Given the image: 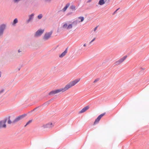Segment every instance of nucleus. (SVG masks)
<instances>
[{
	"mask_svg": "<svg viewBox=\"0 0 149 149\" xmlns=\"http://www.w3.org/2000/svg\"><path fill=\"white\" fill-rule=\"evenodd\" d=\"M127 57V56H123V57L122 58H123V59H124V60H125L126 58Z\"/></svg>",
	"mask_w": 149,
	"mask_h": 149,
	"instance_id": "f704fd0d",
	"label": "nucleus"
},
{
	"mask_svg": "<svg viewBox=\"0 0 149 149\" xmlns=\"http://www.w3.org/2000/svg\"><path fill=\"white\" fill-rule=\"evenodd\" d=\"M97 118H98L99 120H100L101 119V118H100L98 116Z\"/></svg>",
	"mask_w": 149,
	"mask_h": 149,
	"instance_id": "09e8293b",
	"label": "nucleus"
},
{
	"mask_svg": "<svg viewBox=\"0 0 149 149\" xmlns=\"http://www.w3.org/2000/svg\"><path fill=\"white\" fill-rule=\"evenodd\" d=\"M28 125H27V124L26 123V124L24 125V127H26Z\"/></svg>",
	"mask_w": 149,
	"mask_h": 149,
	"instance_id": "de8ad7c7",
	"label": "nucleus"
},
{
	"mask_svg": "<svg viewBox=\"0 0 149 149\" xmlns=\"http://www.w3.org/2000/svg\"><path fill=\"white\" fill-rule=\"evenodd\" d=\"M70 5V3H67L65 6L64 7V8L62 10L63 11L65 12L67 9V8L69 7Z\"/></svg>",
	"mask_w": 149,
	"mask_h": 149,
	"instance_id": "4468645a",
	"label": "nucleus"
},
{
	"mask_svg": "<svg viewBox=\"0 0 149 149\" xmlns=\"http://www.w3.org/2000/svg\"><path fill=\"white\" fill-rule=\"evenodd\" d=\"M20 68H21V67H19V68H18V71H19L20 70Z\"/></svg>",
	"mask_w": 149,
	"mask_h": 149,
	"instance_id": "ea45409f",
	"label": "nucleus"
},
{
	"mask_svg": "<svg viewBox=\"0 0 149 149\" xmlns=\"http://www.w3.org/2000/svg\"><path fill=\"white\" fill-rule=\"evenodd\" d=\"M95 39V38H94L90 42V44H91L92 42L94 41Z\"/></svg>",
	"mask_w": 149,
	"mask_h": 149,
	"instance_id": "c756f323",
	"label": "nucleus"
},
{
	"mask_svg": "<svg viewBox=\"0 0 149 149\" xmlns=\"http://www.w3.org/2000/svg\"><path fill=\"white\" fill-rule=\"evenodd\" d=\"M1 72L0 71V77H1Z\"/></svg>",
	"mask_w": 149,
	"mask_h": 149,
	"instance_id": "49530a36",
	"label": "nucleus"
},
{
	"mask_svg": "<svg viewBox=\"0 0 149 149\" xmlns=\"http://www.w3.org/2000/svg\"><path fill=\"white\" fill-rule=\"evenodd\" d=\"M121 63V61H120V60L119 59L116 62V63H115L116 65H119V64H120Z\"/></svg>",
	"mask_w": 149,
	"mask_h": 149,
	"instance_id": "4be33fe9",
	"label": "nucleus"
},
{
	"mask_svg": "<svg viewBox=\"0 0 149 149\" xmlns=\"http://www.w3.org/2000/svg\"><path fill=\"white\" fill-rule=\"evenodd\" d=\"M100 120L98 118H97L95 120L94 123V124L95 125L98 123L99 122Z\"/></svg>",
	"mask_w": 149,
	"mask_h": 149,
	"instance_id": "a211bd4d",
	"label": "nucleus"
},
{
	"mask_svg": "<svg viewBox=\"0 0 149 149\" xmlns=\"http://www.w3.org/2000/svg\"><path fill=\"white\" fill-rule=\"evenodd\" d=\"M119 60H120V61H121V63L122 62H123V61H124V59H123V58H120V59H119Z\"/></svg>",
	"mask_w": 149,
	"mask_h": 149,
	"instance_id": "c85d7f7f",
	"label": "nucleus"
},
{
	"mask_svg": "<svg viewBox=\"0 0 149 149\" xmlns=\"http://www.w3.org/2000/svg\"><path fill=\"white\" fill-rule=\"evenodd\" d=\"M6 121L7 120H4L0 121V128H5L6 127Z\"/></svg>",
	"mask_w": 149,
	"mask_h": 149,
	"instance_id": "0eeeda50",
	"label": "nucleus"
},
{
	"mask_svg": "<svg viewBox=\"0 0 149 149\" xmlns=\"http://www.w3.org/2000/svg\"><path fill=\"white\" fill-rule=\"evenodd\" d=\"M89 108V106H86L84 107L82 109L79 111V113H82L84 112L87 110Z\"/></svg>",
	"mask_w": 149,
	"mask_h": 149,
	"instance_id": "1a4fd4ad",
	"label": "nucleus"
},
{
	"mask_svg": "<svg viewBox=\"0 0 149 149\" xmlns=\"http://www.w3.org/2000/svg\"><path fill=\"white\" fill-rule=\"evenodd\" d=\"M54 100V99L53 98H52L51 99H50L49 100L43 103L42 106H45L46 105H49L52 102V100Z\"/></svg>",
	"mask_w": 149,
	"mask_h": 149,
	"instance_id": "9b49d317",
	"label": "nucleus"
},
{
	"mask_svg": "<svg viewBox=\"0 0 149 149\" xmlns=\"http://www.w3.org/2000/svg\"><path fill=\"white\" fill-rule=\"evenodd\" d=\"M21 52V51H20V49H19V50H18V52H19H19Z\"/></svg>",
	"mask_w": 149,
	"mask_h": 149,
	"instance_id": "79ce46f5",
	"label": "nucleus"
},
{
	"mask_svg": "<svg viewBox=\"0 0 149 149\" xmlns=\"http://www.w3.org/2000/svg\"><path fill=\"white\" fill-rule=\"evenodd\" d=\"M34 14L33 13L29 15V19L27 20V23H29L31 20H32Z\"/></svg>",
	"mask_w": 149,
	"mask_h": 149,
	"instance_id": "f8f14e48",
	"label": "nucleus"
},
{
	"mask_svg": "<svg viewBox=\"0 0 149 149\" xmlns=\"http://www.w3.org/2000/svg\"><path fill=\"white\" fill-rule=\"evenodd\" d=\"M105 114V113H103L100 115L102 117L104 116Z\"/></svg>",
	"mask_w": 149,
	"mask_h": 149,
	"instance_id": "7c9ffc66",
	"label": "nucleus"
},
{
	"mask_svg": "<svg viewBox=\"0 0 149 149\" xmlns=\"http://www.w3.org/2000/svg\"><path fill=\"white\" fill-rule=\"evenodd\" d=\"M44 29H39L36 32L34 35V37H37L40 36L44 31Z\"/></svg>",
	"mask_w": 149,
	"mask_h": 149,
	"instance_id": "423d86ee",
	"label": "nucleus"
},
{
	"mask_svg": "<svg viewBox=\"0 0 149 149\" xmlns=\"http://www.w3.org/2000/svg\"><path fill=\"white\" fill-rule=\"evenodd\" d=\"M42 17V14H40L38 16V18L39 19H41Z\"/></svg>",
	"mask_w": 149,
	"mask_h": 149,
	"instance_id": "5701e85b",
	"label": "nucleus"
},
{
	"mask_svg": "<svg viewBox=\"0 0 149 149\" xmlns=\"http://www.w3.org/2000/svg\"><path fill=\"white\" fill-rule=\"evenodd\" d=\"M72 12H69V13H68L67 14V15H71L72 14Z\"/></svg>",
	"mask_w": 149,
	"mask_h": 149,
	"instance_id": "c9c22d12",
	"label": "nucleus"
},
{
	"mask_svg": "<svg viewBox=\"0 0 149 149\" xmlns=\"http://www.w3.org/2000/svg\"><path fill=\"white\" fill-rule=\"evenodd\" d=\"M99 79H96L95 81H94L93 82L94 83H95L96 82L98 81H99Z\"/></svg>",
	"mask_w": 149,
	"mask_h": 149,
	"instance_id": "473e14b6",
	"label": "nucleus"
},
{
	"mask_svg": "<svg viewBox=\"0 0 149 149\" xmlns=\"http://www.w3.org/2000/svg\"><path fill=\"white\" fill-rule=\"evenodd\" d=\"M116 11H115L113 13V15H114L116 13Z\"/></svg>",
	"mask_w": 149,
	"mask_h": 149,
	"instance_id": "4c0bfd02",
	"label": "nucleus"
},
{
	"mask_svg": "<svg viewBox=\"0 0 149 149\" xmlns=\"http://www.w3.org/2000/svg\"><path fill=\"white\" fill-rule=\"evenodd\" d=\"M86 43L84 44V46L86 47Z\"/></svg>",
	"mask_w": 149,
	"mask_h": 149,
	"instance_id": "37998d69",
	"label": "nucleus"
},
{
	"mask_svg": "<svg viewBox=\"0 0 149 149\" xmlns=\"http://www.w3.org/2000/svg\"><path fill=\"white\" fill-rule=\"evenodd\" d=\"M61 91H62V92L65 91L63 88H61L59 89H56L55 90H52L49 93L48 95L50 96H52Z\"/></svg>",
	"mask_w": 149,
	"mask_h": 149,
	"instance_id": "7ed1b4c3",
	"label": "nucleus"
},
{
	"mask_svg": "<svg viewBox=\"0 0 149 149\" xmlns=\"http://www.w3.org/2000/svg\"><path fill=\"white\" fill-rule=\"evenodd\" d=\"M98 27V26H97L94 29V30H93L94 31H96V30L97 29Z\"/></svg>",
	"mask_w": 149,
	"mask_h": 149,
	"instance_id": "72a5a7b5",
	"label": "nucleus"
},
{
	"mask_svg": "<svg viewBox=\"0 0 149 149\" xmlns=\"http://www.w3.org/2000/svg\"><path fill=\"white\" fill-rule=\"evenodd\" d=\"M92 0H88V1L87 2V3H88L91 2V1Z\"/></svg>",
	"mask_w": 149,
	"mask_h": 149,
	"instance_id": "e433bc0d",
	"label": "nucleus"
},
{
	"mask_svg": "<svg viewBox=\"0 0 149 149\" xmlns=\"http://www.w3.org/2000/svg\"><path fill=\"white\" fill-rule=\"evenodd\" d=\"M80 80V79H77L70 82L69 84L66 85L63 88L65 91L68 89L69 88L72 86L75 85Z\"/></svg>",
	"mask_w": 149,
	"mask_h": 149,
	"instance_id": "f257e3e1",
	"label": "nucleus"
},
{
	"mask_svg": "<svg viewBox=\"0 0 149 149\" xmlns=\"http://www.w3.org/2000/svg\"><path fill=\"white\" fill-rule=\"evenodd\" d=\"M52 33V31H51L49 32L46 33L43 37V39L44 40H48L51 37Z\"/></svg>",
	"mask_w": 149,
	"mask_h": 149,
	"instance_id": "20e7f679",
	"label": "nucleus"
},
{
	"mask_svg": "<svg viewBox=\"0 0 149 149\" xmlns=\"http://www.w3.org/2000/svg\"><path fill=\"white\" fill-rule=\"evenodd\" d=\"M70 8L73 10H75L76 9V7L74 5H72L70 7Z\"/></svg>",
	"mask_w": 149,
	"mask_h": 149,
	"instance_id": "6ab92c4d",
	"label": "nucleus"
},
{
	"mask_svg": "<svg viewBox=\"0 0 149 149\" xmlns=\"http://www.w3.org/2000/svg\"><path fill=\"white\" fill-rule=\"evenodd\" d=\"M27 115V114H23L19 115L15 118L13 121H12L10 119V124L12 123H14L19 120H22Z\"/></svg>",
	"mask_w": 149,
	"mask_h": 149,
	"instance_id": "f03ea898",
	"label": "nucleus"
},
{
	"mask_svg": "<svg viewBox=\"0 0 149 149\" xmlns=\"http://www.w3.org/2000/svg\"><path fill=\"white\" fill-rule=\"evenodd\" d=\"M5 120H7H7L8 123L9 124V116L7 119H5Z\"/></svg>",
	"mask_w": 149,
	"mask_h": 149,
	"instance_id": "bb28decb",
	"label": "nucleus"
},
{
	"mask_svg": "<svg viewBox=\"0 0 149 149\" xmlns=\"http://www.w3.org/2000/svg\"><path fill=\"white\" fill-rule=\"evenodd\" d=\"M141 69L142 70L140 72L139 74H140L142 75L143 74V73H144L143 70H144L145 69V68H141Z\"/></svg>",
	"mask_w": 149,
	"mask_h": 149,
	"instance_id": "412c9836",
	"label": "nucleus"
},
{
	"mask_svg": "<svg viewBox=\"0 0 149 149\" xmlns=\"http://www.w3.org/2000/svg\"><path fill=\"white\" fill-rule=\"evenodd\" d=\"M105 114V113H103L100 115L102 117L104 116Z\"/></svg>",
	"mask_w": 149,
	"mask_h": 149,
	"instance_id": "2f4dec72",
	"label": "nucleus"
},
{
	"mask_svg": "<svg viewBox=\"0 0 149 149\" xmlns=\"http://www.w3.org/2000/svg\"><path fill=\"white\" fill-rule=\"evenodd\" d=\"M72 26H73L72 24H69L67 26V29H72Z\"/></svg>",
	"mask_w": 149,
	"mask_h": 149,
	"instance_id": "aec40b11",
	"label": "nucleus"
},
{
	"mask_svg": "<svg viewBox=\"0 0 149 149\" xmlns=\"http://www.w3.org/2000/svg\"><path fill=\"white\" fill-rule=\"evenodd\" d=\"M78 19H81L80 21H78L79 22H82L83 21H84V17H83V16L79 17H78Z\"/></svg>",
	"mask_w": 149,
	"mask_h": 149,
	"instance_id": "f3484780",
	"label": "nucleus"
},
{
	"mask_svg": "<svg viewBox=\"0 0 149 149\" xmlns=\"http://www.w3.org/2000/svg\"><path fill=\"white\" fill-rule=\"evenodd\" d=\"M6 27V25L4 24H3L0 26V37L3 36Z\"/></svg>",
	"mask_w": 149,
	"mask_h": 149,
	"instance_id": "39448f33",
	"label": "nucleus"
},
{
	"mask_svg": "<svg viewBox=\"0 0 149 149\" xmlns=\"http://www.w3.org/2000/svg\"><path fill=\"white\" fill-rule=\"evenodd\" d=\"M68 47H67L65 50L62 52L61 54L59 55V57L60 58H62L66 54L67 52Z\"/></svg>",
	"mask_w": 149,
	"mask_h": 149,
	"instance_id": "9d476101",
	"label": "nucleus"
},
{
	"mask_svg": "<svg viewBox=\"0 0 149 149\" xmlns=\"http://www.w3.org/2000/svg\"><path fill=\"white\" fill-rule=\"evenodd\" d=\"M146 81L147 82H148V81H147V80H146Z\"/></svg>",
	"mask_w": 149,
	"mask_h": 149,
	"instance_id": "8fccbe9b",
	"label": "nucleus"
},
{
	"mask_svg": "<svg viewBox=\"0 0 149 149\" xmlns=\"http://www.w3.org/2000/svg\"><path fill=\"white\" fill-rule=\"evenodd\" d=\"M37 107L36 108H34V109H33V110H31V112H33V111H34L35 110H36L37 108H38V107Z\"/></svg>",
	"mask_w": 149,
	"mask_h": 149,
	"instance_id": "cd10ccee",
	"label": "nucleus"
},
{
	"mask_svg": "<svg viewBox=\"0 0 149 149\" xmlns=\"http://www.w3.org/2000/svg\"><path fill=\"white\" fill-rule=\"evenodd\" d=\"M79 22L77 20H76L73 21L72 24L73 26H76Z\"/></svg>",
	"mask_w": 149,
	"mask_h": 149,
	"instance_id": "2eb2a0df",
	"label": "nucleus"
},
{
	"mask_svg": "<svg viewBox=\"0 0 149 149\" xmlns=\"http://www.w3.org/2000/svg\"><path fill=\"white\" fill-rule=\"evenodd\" d=\"M14 100H15V98H14V99H11V101L13 102V101H14Z\"/></svg>",
	"mask_w": 149,
	"mask_h": 149,
	"instance_id": "58836bf2",
	"label": "nucleus"
},
{
	"mask_svg": "<svg viewBox=\"0 0 149 149\" xmlns=\"http://www.w3.org/2000/svg\"><path fill=\"white\" fill-rule=\"evenodd\" d=\"M106 1L107 0H100L98 4L100 5H102L105 3Z\"/></svg>",
	"mask_w": 149,
	"mask_h": 149,
	"instance_id": "ddd939ff",
	"label": "nucleus"
},
{
	"mask_svg": "<svg viewBox=\"0 0 149 149\" xmlns=\"http://www.w3.org/2000/svg\"><path fill=\"white\" fill-rule=\"evenodd\" d=\"M68 26V25L66 23L64 24L63 25V28H65L67 27Z\"/></svg>",
	"mask_w": 149,
	"mask_h": 149,
	"instance_id": "b1692460",
	"label": "nucleus"
},
{
	"mask_svg": "<svg viewBox=\"0 0 149 149\" xmlns=\"http://www.w3.org/2000/svg\"><path fill=\"white\" fill-rule=\"evenodd\" d=\"M120 9V8H118V9H117L116 11V12Z\"/></svg>",
	"mask_w": 149,
	"mask_h": 149,
	"instance_id": "a18cd8bd",
	"label": "nucleus"
},
{
	"mask_svg": "<svg viewBox=\"0 0 149 149\" xmlns=\"http://www.w3.org/2000/svg\"><path fill=\"white\" fill-rule=\"evenodd\" d=\"M120 9V8H118V9H117L116 11V12Z\"/></svg>",
	"mask_w": 149,
	"mask_h": 149,
	"instance_id": "c03bdc74",
	"label": "nucleus"
},
{
	"mask_svg": "<svg viewBox=\"0 0 149 149\" xmlns=\"http://www.w3.org/2000/svg\"><path fill=\"white\" fill-rule=\"evenodd\" d=\"M18 19L17 18H16L14 20L12 24L13 26H15V24L18 22Z\"/></svg>",
	"mask_w": 149,
	"mask_h": 149,
	"instance_id": "dca6fc26",
	"label": "nucleus"
},
{
	"mask_svg": "<svg viewBox=\"0 0 149 149\" xmlns=\"http://www.w3.org/2000/svg\"><path fill=\"white\" fill-rule=\"evenodd\" d=\"M44 128H50L53 126L52 123H48L45 125H44L43 126Z\"/></svg>",
	"mask_w": 149,
	"mask_h": 149,
	"instance_id": "6e6552de",
	"label": "nucleus"
},
{
	"mask_svg": "<svg viewBox=\"0 0 149 149\" xmlns=\"http://www.w3.org/2000/svg\"><path fill=\"white\" fill-rule=\"evenodd\" d=\"M4 91V90L3 89H2L0 91V95Z\"/></svg>",
	"mask_w": 149,
	"mask_h": 149,
	"instance_id": "393cba45",
	"label": "nucleus"
},
{
	"mask_svg": "<svg viewBox=\"0 0 149 149\" xmlns=\"http://www.w3.org/2000/svg\"><path fill=\"white\" fill-rule=\"evenodd\" d=\"M98 116L101 119L102 118V117L100 115H99Z\"/></svg>",
	"mask_w": 149,
	"mask_h": 149,
	"instance_id": "a19ab883",
	"label": "nucleus"
},
{
	"mask_svg": "<svg viewBox=\"0 0 149 149\" xmlns=\"http://www.w3.org/2000/svg\"><path fill=\"white\" fill-rule=\"evenodd\" d=\"M32 120H30L28 122H27L26 123L27 124V125H28L30 123H31L32 122Z\"/></svg>",
	"mask_w": 149,
	"mask_h": 149,
	"instance_id": "a878e982",
	"label": "nucleus"
}]
</instances>
